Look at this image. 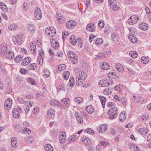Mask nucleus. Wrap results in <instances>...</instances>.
<instances>
[{
	"label": "nucleus",
	"mask_w": 151,
	"mask_h": 151,
	"mask_svg": "<svg viewBox=\"0 0 151 151\" xmlns=\"http://www.w3.org/2000/svg\"><path fill=\"white\" fill-rule=\"evenodd\" d=\"M112 79L109 78L101 80L99 82V84L100 86L105 87L112 84Z\"/></svg>",
	"instance_id": "f257e3e1"
},
{
	"label": "nucleus",
	"mask_w": 151,
	"mask_h": 151,
	"mask_svg": "<svg viewBox=\"0 0 151 151\" xmlns=\"http://www.w3.org/2000/svg\"><path fill=\"white\" fill-rule=\"evenodd\" d=\"M68 56L70 59L69 60L71 63L75 64L77 63V56L73 52L71 51L69 52L68 53Z\"/></svg>",
	"instance_id": "f03ea898"
},
{
	"label": "nucleus",
	"mask_w": 151,
	"mask_h": 151,
	"mask_svg": "<svg viewBox=\"0 0 151 151\" xmlns=\"http://www.w3.org/2000/svg\"><path fill=\"white\" fill-rule=\"evenodd\" d=\"M108 115H109V118L110 119H113L116 117L117 114L116 108L114 107L110 109L107 112Z\"/></svg>",
	"instance_id": "7ed1b4c3"
},
{
	"label": "nucleus",
	"mask_w": 151,
	"mask_h": 151,
	"mask_svg": "<svg viewBox=\"0 0 151 151\" xmlns=\"http://www.w3.org/2000/svg\"><path fill=\"white\" fill-rule=\"evenodd\" d=\"M87 78L86 73L82 71H79L77 74L76 78V81L77 82L76 84H78L77 81H78L79 80H81L83 81L85 80Z\"/></svg>",
	"instance_id": "20e7f679"
},
{
	"label": "nucleus",
	"mask_w": 151,
	"mask_h": 151,
	"mask_svg": "<svg viewBox=\"0 0 151 151\" xmlns=\"http://www.w3.org/2000/svg\"><path fill=\"white\" fill-rule=\"evenodd\" d=\"M45 32L47 35L51 37L54 36L56 33L55 29L53 27H48L45 29Z\"/></svg>",
	"instance_id": "39448f33"
},
{
	"label": "nucleus",
	"mask_w": 151,
	"mask_h": 151,
	"mask_svg": "<svg viewBox=\"0 0 151 151\" xmlns=\"http://www.w3.org/2000/svg\"><path fill=\"white\" fill-rule=\"evenodd\" d=\"M12 39L14 44L17 45H20L22 41V38L21 36L15 35L12 37Z\"/></svg>",
	"instance_id": "423d86ee"
},
{
	"label": "nucleus",
	"mask_w": 151,
	"mask_h": 151,
	"mask_svg": "<svg viewBox=\"0 0 151 151\" xmlns=\"http://www.w3.org/2000/svg\"><path fill=\"white\" fill-rule=\"evenodd\" d=\"M139 19V18L137 16L133 15L131 16L128 20L129 24L132 25L136 23Z\"/></svg>",
	"instance_id": "0eeeda50"
},
{
	"label": "nucleus",
	"mask_w": 151,
	"mask_h": 151,
	"mask_svg": "<svg viewBox=\"0 0 151 151\" xmlns=\"http://www.w3.org/2000/svg\"><path fill=\"white\" fill-rule=\"evenodd\" d=\"M108 2L109 6L112 8L113 9L114 11H116L119 10V8L117 6L116 0H108Z\"/></svg>",
	"instance_id": "6e6552de"
},
{
	"label": "nucleus",
	"mask_w": 151,
	"mask_h": 151,
	"mask_svg": "<svg viewBox=\"0 0 151 151\" xmlns=\"http://www.w3.org/2000/svg\"><path fill=\"white\" fill-rule=\"evenodd\" d=\"M22 111V109L19 107L14 108L12 111V114L13 116L16 118H19L20 116V112H21Z\"/></svg>",
	"instance_id": "1a4fd4ad"
},
{
	"label": "nucleus",
	"mask_w": 151,
	"mask_h": 151,
	"mask_svg": "<svg viewBox=\"0 0 151 151\" xmlns=\"http://www.w3.org/2000/svg\"><path fill=\"white\" fill-rule=\"evenodd\" d=\"M34 16L37 20H40L42 17L41 11L40 8L36 7L35 12Z\"/></svg>",
	"instance_id": "9d476101"
},
{
	"label": "nucleus",
	"mask_w": 151,
	"mask_h": 151,
	"mask_svg": "<svg viewBox=\"0 0 151 151\" xmlns=\"http://www.w3.org/2000/svg\"><path fill=\"white\" fill-rule=\"evenodd\" d=\"M12 103V100L10 98L7 99L4 102V108L7 110H9L11 108Z\"/></svg>",
	"instance_id": "9b49d317"
},
{
	"label": "nucleus",
	"mask_w": 151,
	"mask_h": 151,
	"mask_svg": "<svg viewBox=\"0 0 151 151\" xmlns=\"http://www.w3.org/2000/svg\"><path fill=\"white\" fill-rule=\"evenodd\" d=\"M61 102V107H68L69 106L70 104L69 102V99L68 98H66L63 99V100H62Z\"/></svg>",
	"instance_id": "f8f14e48"
},
{
	"label": "nucleus",
	"mask_w": 151,
	"mask_h": 151,
	"mask_svg": "<svg viewBox=\"0 0 151 151\" xmlns=\"http://www.w3.org/2000/svg\"><path fill=\"white\" fill-rule=\"evenodd\" d=\"M87 30L91 32H94L96 30V26L92 23L88 24L86 26Z\"/></svg>",
	"instance_id": "ddd939ff"
},
{
	"label": "nucleus",
	"mask_w": 151,
	"mask_h": 151,
	"mask_svg": "<svg viewBox=\"0 0 151 151\" xmlns=\"http://www.w3.org/2000/svg\"><path fill=\"white\" fill-rule=\"evenodd\" d=\"M60 136L59 138V141L61 143L65 142L66 137V134L65 132H61L60 133Z\"/></svg>",
	"instance_id": "4468645a"
},
{
	"label": "nucleus",
	"mask_w": 151,
	"mask_h": 151,
	"mask_svg": "<svg viewBox=\"0 0 151 151\" xmlns=\"http://www.w3.org/2000/svg\"><path fill=\"white\" fill-rule=\"evenodd\" d=\"M50 41L52 47L54 48L55 49H58L59 47V43L58 42L55 40L51 39H50Z\"/></svg>",
	"instance_id": "2eb2a0df"
},
{
	"label": "nucleus",
	"mask_w": 151,
	"mask_h": 151,
	"mask_svg": "<svg viewBox=\"0 0 151 151\" xmlns=\"http://www.w3.org/2000/svg\"><path fill=\"white\" fill-rule=\"evenodd\" d=\"M138 131L141 134L145 135L148 132L149 129L147 127L140 128L138 130Z\"/></svg>",
	"instance_id": "dca6fc26"
},
{
	"label": "nucleus",
	"mask_w": 151,
	"mask_h": 151,
	"mask_svg": "<svg viewBox=\"0 0 151 151\" xmlns=\"http://www.w3.org/2000/svg\"><path fill=\"white\" fill-rule=\"evenodd\" d=\"M112 40L114 42H118L119 39V37L117 33L116 32H114L111 35Z\"/></svg>",
	"instance_id": "f3484780"
},
{
	"label": "nucleus",
	"mask_w": 151,
	"mask_h": 151,
	"mask_svg": "<svg viewBox=\"0 0 151 151\" xmlns=\"http://www.w3.org/2000/svg\"><path fill=\"white\" fill-rule=\"evenodd\" d=\"M9 51V50H7L6 46H3L1 47V55L3 57H4V56H6Z\"/></svg>",
	"instance_id": "a211bd4d"
},
{
	"label": "nucleus",
	"mask_w": 151,
	"mask_h": 151,
	"mask_svg": "<svg viewBox=\"0 0 151 151\" xmlns=\"http://www.w3.org/2000/svg\"><path fill=\"white\" fill-rule=\"evenodd\" d=\"M31 61V58L29 57H25L22 60L21 63L22 65L26 66L28 65Z\"/></svg>",
	"instance_id": "6ab92c4d"
},
{
	"label": "nucleus",
	"mask_w": 151,
	"mask_h": 151,
	"mask_svg": "<svg viewBox=\"0 0 151 151\" xmlns=\"http://www.w3.org/2000/svg\"><path fill=\"white\" fill-rule=\"evenodd\" d=\"M139 27L141 29L145 31L148 29V25L147 24L142 22L141 24L139 25Z\"/></svg>",
	"instance_id": "aec40b11"
},
{
	"label": "nucleus",
	"mask_w": 151,
	"mask_h": 151,
	"mask_svg": "<svg viewBox=\"0 0 151 151\" xmlns=\"http://www.w3.org/2000/svg\"><path fill=\"white\" fill-rule=\"evenodd\" d=\"M47 115L49 117H54L55 115L54 110L52 109H49L47 111Z\"/></svg>",
	"instance_id": "412c9836"
},
{
	"label": "nucleus",
	"mask_w": 151,
	"mask_h": 151,
	"mask_svg": "<svg viewBox=\"0 0 151 151\" xmlns=\"http://www.w3.org/2000/svg\"><path fill=\"white\" fill-rule=\"evenodd\" d=\"M81 140L83 143H85L86 145H89L91 143V141L88 138L85 137V139L82 138Z\"/></svg>",
	"instance_id": "4be33fe9"
},
{
	"label": "nucleus",
	"mask_w": 151,
	"mask_h": 151,
	"mask_svg": "<svg viewBox=\"0 0 151 151\" xmlns=\"http://www.w3.org/2000/svg\"><path fill=\"white\" fill-rule=\"evenodd\" d=\"M0 8L1 10L4 12H7L8 8L6 6L3 2H0Z\"/></svg>",
	"instance_id": "5701e85b"
},
{
	"label": "nucleus",
	"mask_w": 151,
	"mask_h": 151,
	"mask_svg": "<svg viewBox=\"0 0 151 151\" xmlns=\"http://www.w3.org/2000/svg\"><path fill=\"white\" fill-rule=\"evenodd\" d=\"M125 113L121 112L119 114V119L122 122H124L126 119Z\"/></svg>",
	"instance_id": "b1692460"
},
{
	"label": "nucleus",
	"mask_w": 151,
	"mask_h": 151,
	"mask_svg": "<svg viewBox=\"0 0 151 151\" xmlns=\"http://www.w3.org/2000/svg\"><path fill=\"white\" fill-rule=\"evenodd\" d=\"M101 68L104 70H108L109 69L110 67L109 65L106 62H104L100 66Z\"/></svg>",
	"instance_id": "393cba45"
},
{
	"label": "nucleus",
	"mask_w": 151,
	"mask_h": 151,
	"mask_svg": "<svg viewBox=\"0 0 151 151\" xmlns=\"http://www.w3.org/2000/svg\"><path fill=\"white\" fill-rule=\"evenodd\" d=\"M70 41L71 44L73 45H76L77 42V38L76 39L74 35H72L70 38Z\"/></svg>",
	"instance_id": "a878e982"
},
{
	"label": "nucleus",
	"mask_w": 151,
	"mask_h": 151,
	"mask_svg": "<svg viewBox=\"0 0 151 151\" xmlns=\"http://www.w3.org/2000/svg\"><path fill=\"white\" fill-rule=\"evenodd\" d=\"M107 126L105 124H104L100 126L99 129V132L101 133L104 132L107 129Z\"/></svg>",
	"instance_id": "bb28decb"
},
{
	"label": "nucleus",
	"mask_w": 151,
	"mask_h": 151,
	"mask_svg": "<svg viewBox=\"0 0 151 151\" xmlns=\"http://www.w3.org/2000/svg\"><path fill=\"white\" fill-rule=\"evenodd\" d=\"M76 115V119L78 122L80 124L82 123L83 122L82 117L78 113H77Z\"/></svg>",
	"instance_id": "cd10ccee"
},
{
	"label": "nucleus",
	"mask_w": 151,
	"mask_h": 151,
	"mask_svg": "<svg viewBox=\"0 0 151 151\" xmlns=\"http://www.w3.org/2000/svg\"><path fill=\"white\" fill-rule=\"evenodd\" d=\"M14 56V54L12 51H9L7 54L6 55V57L9 59H11L13 58Z\"/></svg>",
	"instance_id": "c85d7f7f"
},
{
	"label": "nucleus",
	"mask_w": 151,
	"mask_h": 151,
	"mask_svg": "<svg viewBox=\"0 0 151 151\" xmlns=\"http://www.w3.org/2000/svg\"><path fill=\"white\" fill-rule=\"evenodd\" d=\"M99 97L102 106L104 108L105 107V104L106 101V99L105 97L102 96H100Z\"/></svg>",
	"instance_id": "c756f323"
},
{
	"label": "nucleus",
	"mask_w": 151,
	"mask_h": 151,
	"mask_svg": "<svg viewBox=\"0 0 151 151\" xmlns=\"http://www.w3.org/2000/svg\"><path fill=\"white\" fill-rule=\"evenodd\" d=\"M44 148L47 151H53V148L50 144L45 145L44 146Z\"/></svg>",
	"instance_id": "7c9ffc66"
},
{
	"label": "nucleus",
	"mask_w": 151,
	"mask_h": 151,
	"mask_svg": "<svg viewBox=\"0 0 151 151\" xmlns=\"http://www.w3.org/2000/svg\"><path fill=\"white\" fill-rule=\"evenodd\" d=\"M129 54L130 56L133 58H136L138 56L137 53L135 51H130Z\"/></svg>",
	"instance_id": "2f4dec72"
},
{
	"label": "nucleus",
	"mask_w": 151,
	"mask_h": 151,
	"mask_svg": "<svg viewBox=\"0 0 151 151\" xmlns=\"http://www.w3.org/2000/svg\"><path fill=\"white\" fill-rule=\"evenodd\" d=\"M115 68L119 72H121L123 69L122 65L120 63H117L115 65Z\"/></svg>",
	"instance_id": "473e14b6"
},
{
	"label": "nucleus",
	"mask_w": 151,
	"mask_h": 151,
	"mask_svg": "<svg viewBox=\"0 0 151 151\" xmlns=\"http://www.w3.org/2000/svg\"><path fill=\"white\" fill-rule=\"evenodd\" d=\"M17 101L20 104H24L25 102V101L24 99L22 97H18L17 99Z\"/></svg>",
	"instance_id": "72a5a7b5"
},
{
	"label": "nucleus",
	"mask_w": 151,
	"mask_h": 151,
	"mask_svg": "<svg viewBox=\"0 0 151 151\" xmlns=\"http://www.w3.org/2000/svg\"><path fill=\"white\" fill-rule=\"evenodd\" d=\"M74 101L75 102H76L78 104H80L83 101V99L82 98L78 97H76L74 99Z\"/></svg>",
	"instance_id": "f704fd0d"
},
{
	"label": "nucleus",
	"mask_w": 151,
	"mask_h": 151,
	"mask_svg": "<svg viewBox=\"0 0 151 151\" xmlns=\"http://www.w3.org/2000/svg\"><path fill=\"white\" fill-rule=\"evenodd\" d=\"M86 109L88 113L90 114H92L94 111V109L91 105L88 106Z\"/></svg>",
	"instance_id": "c9c22d12"
},
{
	"label": "nucleus",
	"mask_w": 151,
	"mask_h": 151,
	"mask_svg": "<svg viewBox=\"0 0 151 151\" xmlns=\"http://www.w3.org/2000/svg\"><path fill=\"white\" fill-rule=\"evenodd\" d=\"M74 79L73 77H70L69 82V85L70 87H73L74 85Z\"/></svg>",
	"instance_id": "e433bc0d"
},
{
	"label": "nucleus",
	"mask_w": 151,
	"mask_h": 151,
	"mask_svg": "<svg viewBox=\"0 0 151 151\" xmlns=\"http://www.w3.org/2000/svg\"><path fill=\"white\" fill-rule=\"evenodd\" d=\"M104 93L105 95H110L111 93V91L109 88H106L104 90Z\"/></svg>",
	"instance_id": "4c0bfd02"
},
{
	"label": "nucleus",
	"mask_w": 151,
	"mask_h": 151,
	"mask_svg": "<svg viewBox=\"0 0 151 151\" xmlns=\"http://www.w3.org/2000/svg\"><path fill=\"white\" fill-rule=\"evenodd\" d=\"M11 145L13 147H16L17 146V142L16 138L15 137H13L11 139Z\"/></svg>",
	"instance_id": "58836bf2"
},
{
	"label": "nucleus",
	"mask_w": 151,
	"mask_h": 151,
	"mask_svg": "<svg viewBox=\"0 0 151 151\" xmlns=\"http://www.w3.org/2000/svg\"><path fill=\"white\" fill-rule=\"evenodd\" d=\"M66 69V65L64 64L60 65L58 67V70L59 71H61L62 70H64Z\"/></svg>",
	"instance_id": "ea45409f"
},
{
	"label": "nucleus",
	"mask_w": 151,
	"mask_h": 151,
	"mask_svg": "<svg viewBox=\"0 0 151 151\" xmlns=\"http://www.w3.org/2000/svg\"><path fill=\"white\" fill-rule=\"evenodd\" d=\"M28 69L30 70H34L36 69L37 68V65L35 63H33L30 65L29 66L27 67Z\"/></svg>",
	"instance_id": "a19ab883"
},
{
	"label": "nucleus",
	"mask_w": 151,
	"mask_h": 151,
	"mask_svg": "<svg viewBox=\"0 0 151 151\" xmlns=\"http://www.w3.org/2000/svg\"><path fill=\"white\" fill-rule=\"evenodd\" d=\"M70 72L68 71H65L63 74V77L64 78L65 80H67L69 76Z\"/></svg>",
	"instance_id": "79ce46f5"
},
{
	"label": "nucleus",
	"mask_w": 151,
	"mask_h": 151,
	"mask_svg": "<svg viewBox=\"0 0 151 151\" xmlns=\"http://www.w3.org/2000/svg\"><path fill=\"white\" fill-rule=\"evenodd\" d=\"M85 132L89 134L93 135L95 133L94 132L93 130L90 128H88L85 130Z\"/></svg>",
	"instance_id": "37998d69"
},
{
	"label": "nucleus",
	"mask_w": 151,
	"mask_h": 151,
	"mask_svg": "<svg viewBox=\"0 0 151 151\" xmlns=\"http://www.w3.org/2000/svg\"><path fill=\"white\" fill-rule=\"evenodd\" d=\"M23 59V57L21 55H17L14 59V61L17 63L19 62Z\"/></svg>",
	"instance_id": "c03bdc74"
},
{
	"label": "nucleus",
	"mask_w": 151,
	"mask_h": 151,
	"mask_svg": "<svg viewBox=\"0 0 151 151\" xmlns=\"http://www.w3.org/2000/svg\"><path fill=\"white\" fill-rule=\"evenodd\" d=\"M59 102L56 99H52L50 101V104L52 106H56L59 104Z\"/></svg>",
	"instance_id": "a18cd8bd"
},
{
	"label": "nucleus",
	"mask_w": 151,
	"mask_h": 151,
	"mask_svg": "<svg viewBox=\"0 0 151 151\" xmlns=\"http://www.w3.org/2000/svg\"><path fill=\"white\" fill-rule=\"evenodd\" d=\"M149 62V60L145 57H142L141 58V62L144 64H146Z\"/></svg>",
	"instance_id": "49530a36"
},
{
	"label": "nucleus",
	"mask_w": 151,
	"mask_h": 151,
	"mask_svg": "<svg viewBox=\"0 0 151 151\" xmlns=\"http://www.w3.org/2000/svg\"><path fill=\"white\" fill-rule=\"evenodd\" d=\"M22 130H23V132L25 134H29L31 133V130L27 128H22Z\"/></svg>",
	"instance_id": "de8ad7c7"
},
{
	"label": "nucleus",
	"mask_w": 151,
	"mask_h": 151,
	"mask_svg": "<svg viewBox=\"0 0 151 151\" xmlns=\"http://www.w3.org/2000/svg\"><path fill=\"white\" fill-rule=\"evenodd\" d=\"M103 42V40L101 38H98L96 40L95 43L96 45H100Z\"/></svg>",
	"instance_id": "09e8293b"
},
{
	"label": "nucleus",
	"mask_w": 151,
	"mask_h": 151,
	"mask_svg": "<svg viewBox=\"0 0 151 151\" xmlns=\"http://www.w3.org/2000/svg\"><path fill=\"white\" fill-rule=\"evenodd\" d=\"M129 39L133 43H135L137 40V38L135 37L134 36L130 37H129Z\"/></svg>",
	"instance_id": "8fccbe9b"
},
{
	"label": "nucleus",
	"mask_w": 151,
	"mask_h": 151,
	"mask_svg": "<svg viewBox=\"0 0 151 151\" xmlns=\"http://www.w3.org/2000/svg\"><path fill=\"white\" fill-rule=\"evenodd\" d=\"M33 102L31 101H29L27 102L25 104V105H27L28 107H32L33 105Z\"/></svg>",
	"instance_id": "3c124183"
},
{
	"label": "nucleus",
	"mask_w": 151,
	"mask_h": 151,
	"mask_svg": "<svg viewBox=\"0 0 151 151\" xmlns=\"http://www.w3.org/2000/svg\"><path fill=\"white\" fill-rule=\"evenodd\" d=\"M27 81L29 83H31L32 85H35L36 83L34 80L31 78H29L27 79Z\"/></svg>",
	"instance_id": "603ef678"
},
{
	"label": "nucleus",
	"mask_w": 151,
	"mask_h": 151,
	"mask_svg": "<svg viewBox=\"0 0 151 151\" xmlns=\"http://www.w3.org/2000/svg\"><path fill=\"white\" fill-rule=\"evenodd\" d=\"M8 27L9 30H12L15 29L16 28H17V25H16L15 24H11L10 26H9Z\"/></svg>",
	"instance_id": "864d4df0"
},
{
	"label": "nucleus",
	"mask_w": 151,
	"mask_h": 151,
	"mask_svg": "<svg viewBox=\"0 0 151 151\" xmlns=\"http://www.w3.org/2000/svg\"><path fill=\"white\" fill-rule=\"evenodd\" d=\"M28 29L32 32H34L35 30V27L33 24H29Z\"/></svg>",
	"instance_id": "5fc2aeb1"
},
{
	"label": "nucleus",
	"mask_w": 151,
	"mask_h": 151,
	"mask_svg": "<svg viewBox=\"0 0 151 151\" xmlns=\"http://www.w3.org/2000/svg\"><path fill=\"white\" fill-rule=\"evenodd\" d=\"M33 41L32 42V44L30 45V48L31 50H33L34 52H35L36 51V46L35 44H34Z\"/></svg>",
	"instance_id": "6e6d98bb"
},
{
	"label": "nucleus",
	"mask_w": 151,
	"mask_h": 151,
	"mask_svg": "<svg viewBox=\"0 0 151 151\" xmlns=\"http://www.w3.org/2000/svg\"><path fill=\"white\" fill-rule=\"evenodd\" d=\"M19 72L23 74H26L28 73L27 70L24 68L20 69Z\"/></svg>",
	"instance_id": "4d7b16f0"
},
{
	"label": "nucleus",
	"mask_w": 151,
	"mask_h": 151,
	"mask_svg": "<svg viewBox=\"0 0 151 151\" xmlns=\"http://www.w3.org/2000/svg\"><path fill=\"white\" fill-rule=\"evenodd\" d=\"M122 104L126 106L127 105V101L126 98L124 97H122L120 99Z\"/></svg>",
	"instance_id": "13d9d810"
},
{
	"label": "nucleus",
	"mask_w": 151,
	"mask_h": 151,
	"mask_svg": "<svg viewBox=\"0 0 151 151\" xmlns=\"http://www.w3.org/2000/svg\"><path fill=\"white\" fill-rule=\"evenodd\" d=\"M77 42H78V45L80 46V47H82V45L81 39L80 38H77Z\"/></svg>",
	"instance_id": "bf43d9fd"
},
{
	"label": "nucleus",
	"mask_w": 151,
	"mask_h": 151,
	"mask_svg": "<svg viewBox=\"0 0 151 151\" xmlns=\"http://www.w3.org/2000/svg\"><path fill=\"white\" fill-rule=\"evenodd\" d=\"M99 142L104 147L106 146L109 145L108 142H107V141H100Z\"/></svg>",
	"instance_id": "052dcab7"
},
{
	"label": "nucleus",
	"mask_w": 151,
	"mask_h": 151,
	"mask_svg": "<svg viewBox=\"0 0 151 151\" xmlns=\"http://www.w3.org/2000/svg\"><path fill=\"white\" fill-rule=\"evenodd\" d=\"M127 63L132 65H135L134 61L132 59H129Z\"/></svg>",
	"instance_id": "680f3d73"
},
{
	"label": "nucleus",
	"mask_w": 151,
	"mask_h": 151,
	"mask_svg": "<svg viewBox=\"0 0 151 151\" xmlns=\"http://www.w3.org/2000/svg\"><path fill=\"white\" fill-rule=\"evenodd\" d=\"M39 111V108L38 106H35L34 109L33 110V113L34 114H35L37 113Z\"/></svg>",
	"instance_id": "e2e57ef3"
},
{
	"label": "nucleus",
	"mask_w": 151,
	"mask_h": 151,
	"mask_svg": "<svg viewBox=\"0 0 151 151\" xmlns=\"http://www.w3.org/2000/svg\"><path fill=\"white\" fill-rule=\"evenodd\" d=\"M29 123L27 121L24 122L23 124V126L24 127V128H27L29 126Z\"/></svg>",
	"instance_id": "0e129e2a"
},
{
	"label": "nucleus",
	"mask_w": 151,
	"mask_h": 151,
	"mask_svg": "<svg viewBox=\"0 0 151 151\" xmlns=\"http://www.w3.org/2000/svg\"><path fill=\"white\" fill-rule=\"evenodd\" d=\"M70 23H71V22L69 21L66 23V27L68 29H72V26L70 25Z\"/></svg>",
	"instance_id": "69168bd1"
},
{
	"label": "nucleus",
	"mask_w": 151,
	"mask_h": 151,
	"mask_svg": "<svg viewBox=\"0 0 151 151\" xmlns=\"http://www.w3.org/2000/svg\"><path fill=\"white\" fill-rule=\"evenodd\" d=\"M76 136L73 135L71 137V138H69V140L68 142L69 143H71L72 142L74 141L75 139Z\"/></svg>",
	"instance_id": "338daca9"
},
{
	"label": "nucleus",
	"mask_w": 151,
	"mask_h": 151,
	"mask_svg": "<svg viewBox=\"0 0 151 151\" xmlns=\"http://www.w3.org/2000/svg\"><path fill=\"white\" fill-rule=\"evenodd\" d=\"M98 24L99 26L100 27L102 28L104 27V24L103 21L100 20Z\"/></svg>",
	"instance_id": "774afa93"
}]
</instances>
